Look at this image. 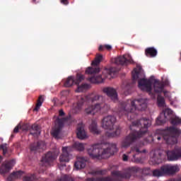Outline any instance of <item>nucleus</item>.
<instances>
[{"label":"nucleus","instance_id":"21","mask_svg":"<svg viewBox=\"0 0 181 181\" xmlns=\"http://www.w3.org/2000/svg\"><path fill=\"white\" fill-rule=\"evenodd\" d=\"M89 131L91 132V134H93V135H98V134H100V132L97 128V122H95V121L92 122V123L90 124Z\"/></svg>","mask_w":181,"mask_h":181},{"label":"nucleus","instance_id":"37","mask_svg":"<svg viewBox=\"0 0 181 181\" xmlns=\"http://www.w3.org/2000/svg\"><path fill=\"white\" fill-rule=\"evenodd\" d=\"M165 97H167V98H170V93L166 90L163 91Z\"/></svg>","mask_w":181,"mask_h":181},{"label":"nucleus","instance_id":"20","mask_svg":"<svg viewBox=\"0 0 181 181\" xmlns=\"http://www.w3.org/2000/svg\"><path fill=\"white\" fill-rule=\"evenodd\" d=\"M145 54L147 57H156L158 51L154 47H148L145 49Z\"/></svg>","mask_w":181,"mask_h":181},{"label":"nucleus","instance_id":"33","mask_svg":"<svg viewBox=\"0 0 181 181\" xmlns=\"http://www.w3.org/2000/svg\"><path fill=\"white\" fill-rule=\"evenodd\" d=\"M170 122L173 125H177V124H181V119L177 117H175L171 119Z\"/></svg>","mask_w":181,"mask_h":181},{"label":"nucleus","instance_id":"31","mask_svg":"<svg viewBox=\"0 0 181 181\" xmlns=\"http://www.w3.org/2000/svg\"><path fill=\"white\" fill-rule=\"evenodd\" d=\"M157 103L159 107H165V98L162 96L157 98Z\"/></svg>","mask_w":181,"mask_h":181},{"label":"nucleus","instance_id":"4","mask_svg":"<svg viewBox=\"0 0 181 181\" xmlns=\"http://www.w3.org/2000/svg\"><path fill=\"white\" fill-rule=\"evenodd\" d=\"M151 120L146 119H142L139 122H134L132 123V127H141L144 132L141 130V134L138 132H135L134 134H130L122 143V148H128V146L131 145V142H134L135 139L141 138V136L148 131V127H151Z\"/></svg>","mask_w":181,"mask_h":181},{"label":"nucleus","instance_id":"35","mask_svg":"<svg viewBox=\"0 0 181 181\" xmlns=\"http://www.w3.org/2000/svg\"><path fill=\"white\" fill-rule=\"evenodd\" d=\"M140 71H137L136 68L134 69L132 71V77L135 80V78H138V74H139Z\"/></svg>","mask_w":181,"mask_h":181},{"label":"nucleus","instance_id":"24","mask_svg":"<svg viewBox=\"0 0 181 181\" xmlns=\"http://www.w3.org/2000/svg\"><path fill=\"white\" fill-rule=\"evenodd\" d=\"M31 134L32 135H40V128L39 125L35 124L32 126Z\"/></svg>","mask_w":181,"mask_h":181},{"label":"nucleus","instance_id":"29","mask_svg":"<svg viewBox=\"0 0 181 181\" xmlns=\"http://www.w3.org/2000/svg\"><path fill=\"white\" fill-rule=\"evenodd\" d=\"M89 86L88 84H82L80 86H78V88L76 89V93H84L86 90H88Z\"/></svg>","mask_w":181,"mask_h":181},{"label":"nucleus","instance_id":"6","mask_svg":"<svg viewBox=\"0 0 181 181\" xmlns=\"http://www.w3.org/2000/svg\"><path fill=\"white\" fill-rule=\"evenodd\" d=\"M117 122V118L113 115H107L105 117L101 122V127L104 129H107L106 136L108 138H114L118 136L121 134V129H114V125Z\"/></svg>","mask_w":181,"mask_h":181},{"label":"nucleus","instance_id":"12","mask_svg":"<svg viewBox=\"0 0 181 181\" xmlns=\"http://www.w3.org/2000/svg\"><path fill=\"white\" fill-rule=\"evenodd\" d=\"M73 151V147L67 146L62 148V154L59 157L60 162H69V153Z\"/></svg>","mask_w":181,"mask_h":181},{"label":"nucleus","instance_id":"25","mask_svg":"<svg viewBox=\"0 0 181 181\" xmlns=\"http://www.w3.org/2000/svg\"><path fill=\"white\" fill-rule=\"evenodd\" d=\"M99 52H104L107 50V52H111L112 50V46L110 45H100L98 47Z\"/></svg>","mask_w":181,"mask_h":181},{"label":"nucleus","instance_id":"27","mask_svg":"<svg viewBox=\"0 0 181 181\" xmlns=\"http://www.w3.org/2000/svg\"><path fill=\"white\" fill-rule=\"evenodd\" d=\"M74 165L76 169H83V168H86V160H79L76 161Z\"/></svg>","mask_w":181,"mask_h":181},{"label":"nucleus","instance_id":"5","mask_svg":"<svg viewBox=\"0 0 181 181\" xmlns=\"http://www.w3.org/2000/svg\"><path fill=\"white\" fill-rule=\"evenodd\" d=\"M146 100L145 99H140V100H128L127 103L122 105V108L119 112V115H127L129 112H135L136 110L138 111H144L146 108Z\"/></svg>","mask_w":181,"mask_h":181},{"label":"nucleus","instance_id":"39","mask_svg":"<svg viewBox=\"0 0 181 181\" xmlns=\"http://www.w3.org/2000/svg\"><path fill=\"white\" fill-rule=\"evenodd\" d=\"M62 4L64 5H69V0H61Z\"/></svg>","mask_w":181,"mask_h":181},{"label":"nucleus","instance_id":"30","mask_svg":"<svg viewBox=\"0 0 181 181\" xmlns=\"http://www.w3.org/2000/svg\"><path fill=\"white\" fill-rule=\"evenodd\" d=\"M43 103V98L42 95H40L38 98V100L37 101V104L35 107L34 108V111H39V110H40V107H42V104Z\"/></svg>","mask_w":181,"mask_h":181},{"label":"nucleus","instance_id":"23","mask_svg":"<svg viewBox=\"0 0 181 181\" xmlns=\"http://www.w3.org/2000/svg\"><path fill=\"white\" fill-rule=\"evenodd\" d=\"M43 150L46 149V144H45V142L40 141L37 144V146L35 147L34 145H32L30 146V151H39V150Z\"/></svg>","mask_w":181,"mask_h":181},{"label":"nucleus","instance_id":"16","mask_svg":"<svg viewBox=\"0 0 181 181\" xmlns=\"http://www.w3.org/2000/svg\"><path fill=\"white\" fill-rule=\"evenodd\" d=\"M103 91L105 93V94H107V95L111 97L112 100H113L115 103H117V101H118V97L115 89L112 88H105L103 89Z\"/></svg>","mask_w":181,"mask_h":181},{"label":"nucleus","instance_id":"17","mask_svg":"<svg viewBox=\"0 0 181 181\" xmlns=\"http://www.w3.org/2000/svg\"><path fill=\"white\" fill-rule=\"evenodd\" d=\"M58 155V153H53L49 151L45 155V158H42V162L48 163L49 165L50 162H53L54 159L57 158Z\"/></svg>","mask_w":181,"mask_h":181},{"label":"nucleus","instance_id":"9","mask_svg":"<svg viewBox=\"0 0 181 181\" xmlns=\"http://www.w3.org/2000/svg\"><path fill=\"white\" fill-rule=\"evenodd\" d=\"M168 132H170L169 136H164L163 139L168 145H175L177 144V136H179L180 134V130L176 127H170L168 129Z\"/></svg>","mask_w":181,"mask_h":181},{"label":"nucleus","instance_id":"19","mask_svg":"<svg viewBox=\"0 0 181 181\" xmlns=\"http://www.w3.org/2000/svg\"><path fill=\"white\" fill-rule=\"evenodd\" d=\"M78 102L77 103V104L74 105V112H80V111H81V107H83V103H84L85 100H88V97L78 96Z\"/></svg>","mask_w":181,"mask_h":181},{"label":"nucleus","instance_id":"44","mask_svg":"<svg viewBox=\"0 0 181 181\" xmlns=\"http://www.w3.org/2000/svg\"><path fill=\"white\" fill-rule=\"evenodd\" d=\"M3 158L0 156V163L2 162Z\"/></svg>","mask_w":181,"mask_h":181},{"label":"nucleus","instance_id":"11","mask_svg":"<svg viewBox=\"0 0 181 181\" xmlns=\"http://www.w3.org/2000/svg\"><path fill=\"white\" fill-rule=\"evenodd\" d=\"M85 77L81 74H78L74 78V76H69L66 80L64 83L65 87H71L73 84H76V86H78L84 80Z\"/></svg>","mask_w":181,"mask_h":181},{"label":"nucleus","instance_id":"32","mask_svg":"<svg viewBox=\"0 0 181 181\" xmlns=\"http://www.w3.org/2000/svg\"><path fill=\"white\" fill-rule=\"evenodd\" d=\"M0 150L3 151L4 156H9L10 154L8 152V147H6V145H1L0 146Z\"/></svg>","mask_w":181,"mask_h":181},{"label":"nucleus","instance_id":"28","mask_svg":"<svg viewBox=\"0 0 181 181\" xmlns=\"http://www.w3.org/2000/svg\"><path fill=\"white\" fill-rule=\"evenodd\" d=\"M164 172L165 171L163 170V166L160 170H154L153 171V175L156 176L157 177H159V176H163V175H165Z\"/></svg>","mask_w":181,"mask_h":181},{"label":"nucleus","instance_id":"7","mask_svg":"<svg viewBox=\"0 0 181 181\" xmlns=\"http://www.w3.org/2000/svg\"><path fill=\"white\" fill-rule=\"evenodd\" d=\"M139 88L142 90V91H146L147 93H162L163 91V83L159 81H155L153 83V88H152V83H151L150 80L148 79H141L139 81Z\"/></svg>","mask_w":181,"mask_h":181},{"label":"nucleus","instance_id":"1","mask_svg":"<svg viewBox=\"0 0 181 181\" xmlns=\"http://www.w3.org/2000/svg\"><path fill=\"white\" fill-rule=\"evenodd\" d=\"M74 147L77 151H84V148H87L88 153L92 159H107L118 151L115 144H95L87 146L86 144L76 142Z\"/></svg>","mask_w":181,"mask_h":181},{"label":"nucleus","instance_id":"43","mask_svg":"<svg viewBox=\"0 0 181 181\" xmlns=\"http://www.w3.org/2000/svg\"><path fill=\"white\" fill-rule=\"evenodd\" d=\"M159 121H160V117H158L157 119V124H159Z\"/></svg>","mask_w":181,"mask_h":181},{"label":"nucleus","instance_id":"47","mask_svg":"<svg viewBox=\"0 0 181 181\" xmlns=\"http://www.w3.org/2000/svg\"><path fill=\"white\" fill-rule=\"evenodd\" d=\"M125 95H128V93H125Z\"/></svg>","mask_w":181,"mask_h":181},{"label":"nucleus","instance_id":"46","mask_svg":"<svg viewBox=\"0 0 181 181\" xmlns=\"http://www.w3.org/2000/svg\"><path fill=\"white\" fill-rule=\"evenodd\" d=\"M160 137H158V140L160 141Z\"/></svg>","mask_w":181,"mask_h":181},{"label":"nucleus","instance_id":"26","mask_svg":"<svg viewBox=\"0 0 181 181\" xmlns=\"http://www.w3.org/2000/svg\"><path fill=\"white\" fill-rule=\"evenodd\" d=\"M101 60H103V55L100 54H97L95 58V60L92 62L91 64L93 66H98L101 62Z\"/></svg>","mask_w":181,"mask_h":181},{"label":"nucleus","instance_id":"2","mask_svg":"<svg viewBox=\"0 0 181 181\" xmlns=\"http://www.w3.org/2000/svg\"><path fill=\"white\" fill-rule=\"evenodd\" d=\"M166 155L168 160H176L181 158V146H175L174 150L165 152L163 151L158 150L151 152L149 163L150 165H159L162 161L166 158Z\"/></svg>","mask_w":181,"mask_h":181},{"label":"nucleus","instance_id":"36","mask_svg":"<svg viewBox=\"0 0 181 181\" xmlns=\"http://www.w3.org/2000/svg\"><path fill=\"white\" fill-rule=\"evenodd\" d=\"M19 129H21V124H18L17 127H16L13 129V132L16 134L19 132Z\"/></svg>","mask_w":181,"mask_h":181},{"label":"nucleus","instance_id":"40","mask_svg":"<svg viewBox=\"0 0 181 181\" xmlns=\"http://www.w3.org/2000/svg\"><path fill=\"white\" fill-rule=\"evenodd\" d=\"M132 152H139V149L138 148L135 147L134 148H132Z\"/></svg>","mask_w":181,"mask_h":181},{"label":"nucleus","instance_id":"22","mask_svg":"<svg viewBox=\"0 0 181 181\" xmlns=\"http://www.w3.org/2000/svg\"><path fill=\"white\" fill-rule=\"evenodd\" d=\"M25 175V173L22 171H18L16 173H13L7 179V181H12L13 179H20Z\"/></svg>","mask_w":181,"mask_h":181},{"label":"nucleus","instance_id":"45","mask_svg":"<svg viewBox=\"0 0 181 181\" xmlns=\"http://www.w3.org/2000/svg\"><path fill=\"white\" fill-rule=\"evenodd\" d=\"M113 175H118V173H113Z\"/></svg>","mask_w":181,"mask_h":181},{"label":"nucleus","instance_id":"8","mask_svg":"<svg viewBox=\"0 0 181 181\" xmlns=\"http://www.w3.org/2000/svg\"><path fill=\"white\" fill-rule=\"evenodd\" d=\"M100 71V68L98 67H88L86 70V74H93L94 76L90 77L89 78V81L90 83H93L97 84L98 83H103L104 81V78H110L112 74H110V70L105 69L103 72V76L101 75H98V72Z\"/></svg>","mask_w":181,"mask_h":181},{"label":"nucleus","instance_id":"13","mask_svg":"<svg viewBox=\"0 0 181 181\" xmlns=\"http://www.w3.org/2000/svg\"><path fill=\"white\" fill-rule=\"evenodd\" d=\"M132 62V57L129 54H126L122 57H119L115 59L116 64H125L126 63H131Z\"/></svg>","mask_w":181,"mask_h":181},{"label":"nucleus","instance_id":"10","mask_svg":"<svg viewBox=\"0 0 181 181\" xmlns=\"http://www.w3.org/2000/svg\"><path fill=\"white\" fill-rule=\"evenodd\" d=\"M66 121H67V119H60L59 118L55 121V125L51 131V134L52 136H54V138L59 139L62 137V129L63 128V124L64 122H66Z\"/></svg>","mask_w":181,"mask_h":181},{"label":"nucleus","instance_id":"34","mask_svg":"<svg viewBox=\"0 0 181 181\" xmlns=\"http://www.w3.org/2000/svg\"><path fill=\"white\" fill-rule=\"evenodd\" d=\"M23 180L24 181H33V180H35V176L34 175H31V176L27 175V176H25V177H23Z\"/></svg>","mask_w":181,"mask_h":181},{"label":"nucleus","instance_id":"38","mask_svg":"<svg viewBox=\"0 0 181 181\" xmlns=\"http://www.w3.org/2000/svg\"><path fill=\"white\" fill-rule=\"evenodd\" d=\"M172 112V110H170V109H166L164 112V115H165L166 114H170Z\"/></svg>","mask_w":181,"mask_h":181},{"label":"nucleus","instance_id":"42","mask_svg":"<svg viewBox=\"0 0 181 181\" xmlns=\"http://www.w3.org/2000/svg\"><path fill=\"white\" fill-rule=\"evenodd\" d=\"M59 117H63V115H64V112H63V110H59Z\"/></svg>","mask_w":181,"mask_h":181},{"label":"nucleus","instance_id":"3","mask_svg":"<svg viewBox=\"0 0 181 181\" xmlns=\"http://www.w3.org/2000/svg\"><path fill=\"white\" fill-rule=\"evenodd\" d=\"M90 101L95 103V101H101L93 105L88 106L85 109V114L87 115H95V114H104L108 110V105L104 102V98L100 95L92 94L90 96Z\"/></svg>","mask_w":181,"mask_h":181},{"label":"nucleus","instance_id":"15","mask_svg":"<svg viewBox=\"0 0 181 181\" xmlns=\"http://www.w3.org/2000/svg\"><path fill=\"white\" fill-rule=\"evenodd\" d=\"M13 165H15V160L4 162L0 168L1 175H4V173H6V172H9V170L12 169Z\"/></svg>","mask_w":181,"mask_h":181},{"label":"nucleus","instance_id":"41","mask_svg":"<svg viewBox=\"0 0 181 181\" xmlns=\"http://www.w3.org/2000/svg\"><path fill=\"white\" fill-rule=\"evenodd\" d=\"M122 158H123V160L124 161L128 160V156L127 155L124 154Z\"/></svg>","mask_w":181,"mask_h":181},{"label":"nucleus","instance_id":"18","mask_svg":"<svg viewBox=\"0 0 181 181\" xmlns=\"http://www.w3.org/2000/svg\"><path fill=\"white\" fill-rule=\"evenodd\" d=\"M164 170V175H173L176 172H179V168L175 165H166L163 166Z\"/></svg>","mask_w":181,"mask_h":181},{"label":"nucleus","instance_id":"14","mask_svg":"<svg viewBox=\"0 0 181 181\" xmlns=\"http://www.w3.org/2000/svg\"><path fill=\"white\" fill-rule=\"evenodd\" d=\"M76 135L79 139H86V138H88L86 130H84V125L83 123L78 124Z\"/></svg>","mask_w":181,"mask_h":181}]
</instances>
